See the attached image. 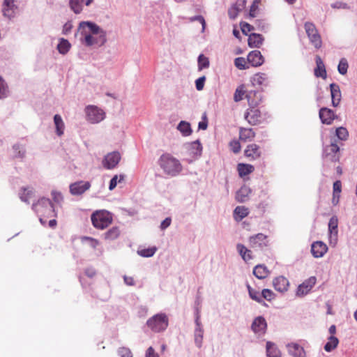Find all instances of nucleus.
<instances>
[{
	"label": "nucleus",
	"mask_w": 357,
	"mask_h": 357,
	"mask_svg": "<svg viewBox=\"0 0 357 357\" xmlns=\"http://www.w3.org/2000/svg\"><path fill=\"white\" fill-rule=\"evenodd\" d=\"M315 61L317 68L314 69V75L317 77L325 79L327 76L326 68L324 62L319 56H316Z\"/></svg>",
	"instance_id": "obj_24"
},
{
	"label": "nucleus",
	"mask_w": 357,
	"mask_h": 357,
	"mask_svg": "<svg viewBox=\"0 0 357 357\" xmlns=\"http://www.w3.org/2000/svg\"><path fill=\"white\" fill-rule=\"evenodd\" d=\"M245 98L248 100L250 109L245 113V119L251 125H257L261 123L262 117L261 112L255 107L259 104L261 100V92L250 91L247 93Z\"/></svg>",
	"instance_id": "obj_1"
},
{
	"label": "nucleus",
	"mask_w": 357,
	"mask_h": 357,
	"mask_svg": "<svg viewBox=\"0 0 357 357\" xmlns=\"http://www.w3.org/2000/svg\"><path fill=\"white\" fill-rule=\"evenodd\" d=\"M248 213V208L243 206H236L234 211V218L238 221L246 217Z\"/></svg>",
	"instance_id": "obj_33"
},
{
	"label": "nucleus",
	"mask_w": 357,
	"mask_h": 357,
	"mask_svg": "<svg viewBox=\"0 0 357 357\" xmlns=\"http://www.w3.org/2000/svg\"><path fill=\"white\" fill-rule=\"evenodd\" d=\"M236 67L240 70L248 69L249 66L246 64L245 59L243 57H237L234 60Z\"/></svg>",
	"instance_id": "obj_47"
},
{
	"label": "nucleus",
	"mask_w": 357,
	"mask_h": 357,
	"mask_svg": "<svg viewBox=\"0 0 357 357\" xmlns=\"http://www.w3.org/2000/svg\"><path fill=\"white\" fill-rule=\"evenodd\" d=\"M328 227L329 244L332 247H335L338 240V218L336 215H333L330 218Z\"/></svg>",
	"instance_id": "obj_6"
},
{
	"label": "nucleus",
	"mask_w": 357,
	"mask_h": 357,
	"mask_svg": "<svg viewBox=\"0 0 357 357\" xmlns=\"http://www.w3.org/2000/svg\"><path fill=\"white\" fill-rule=\"evenodd\" d=\"M251 329L255 334L264 335L267 329V322L262 316H258L254 319Z\"/></svg>",
	"instance_id": "obj_12"
},
{
	"label": "nucleus",
	"mask_w": 357,
	"mask_h": 357,
	"mask_svg": "<svg viewBox=\"0 0 357 357\" xmlns=\"http://www.w3.org/2000/svg\"><path fill=\"white\" fill-rule=\"evenodd\" d=\"M177 130L184 137L190 136L192 132L190 123L185 121H181L179 122L177 126Z\"/></svg>",
	"instance_id": "obj_29"
},
{
	"label": "nucleus",
	"mask_w": 357,
	"mask_h": 357,
	"mask_svg": "<svg viewBox=\"0 0 357 357\" xmlns=\"http://www.w3.org/2000/svg\"><path fill=\"white\" fill-rule=\"evenodd\" d=\"M289 354L294 357H305V351L297 343H289L287 345Z\"/></svg>",
	"instance_id": "obj_23"
},
{
	"label": "nucleus",
	"mask_w": 357,
	"mask_h": 357,
	"mask_svg": "<svg viewBox=\"0 0 357 357\" xmlns=\"http://www.w3.org/2000/svg\"><path fill=\"white\" fill-rule=\"evenodd\" d=\"M251 192L250 188L244 185L241 187L236 194V200L240 203H244L248 200V195Z\"/></svg>",
	"instance_id": "obj_26"
},
{
	"label": "nucleus",
	"mask_w": 357,
	"mask_h": 357,
	"mask_svg": "<svg viewBox=\"0 0 357 357\" xmlns=\"http://www.w3.org/2000/svg\"><path fill=\"white\" fill-rule=\"evenodd\" d=\"M267 75L265 73H257L252 77L253 84L262 85L267 80Z\"/></svg>",
	"instance_id": "obj_42"
},
{
	"label": "nucleus",
	"mask_w": 357,
	"mask_h": 357,
	"mask_svg": "<svg viewBox=\"0 0 357 357\" xmlns=\"http://www.w3.org/2000/svg\"><path fill=\"white\" fill-rule=\"evenodd\" d=\"M158 163L163 172L171 177L177 176L183 170L181 162L169 153L161 155Z\"/></svg>",
	"instance_id": "obj_2"
},
{
	"label": "nucleus",
	"mask_w": 357,
	"mask_h": 357,
	"mask_svg": "<svg viewBox=\"0 0 357 357\" xmlns=\"http://www.w3.org/2000/svg\"><path fill=\"white\" fill-rule=\"evenodd\" d=\"M319 115L321 123L326 125H331L336 117L334 112L327 107L321 108Z\"/></svg>",
	"instance_id": "obj_18"
},
{
	"label": "nucleus",
	"mask_w": 357,
	"mask_h": 357,
	"mask_svg": "<svg viewBox=\"0 0 357 357\" xmlns=\"http://www.w3.org/2000/svg\"><path fill=\"white\" fill-rule=\"evenodd\" d=\"M264 40V38L262 35L252 33L248 37V46L251 48H258L262 45Z\"/></svg>",
	"instance_id": "obj_25"
},
{
	"label": "nucleus",
	"mask_w": 357,
	"mask_h": 357,
	"mask_svg": "<svg viewBox=\"0 0 357 357\" xmlns=\"http://www.w3.org/2000/svg\"><path fill=\"white\" fill-rule=\"evenodd\" d=\"M51 194L54 202L60 204L63 202V197L60 192L52 190Z\"/></svg>",
	"instance_id": "obj_57"
},
{
	"label": "nucleus",
	"mask_w": 357,
	"mask_h": 357,
	"mask_svg": "<svg viewBox=\"0 0 357 357\" xmlns=\"http://www.w3.org/2000/svg\"><path fill=\"white\" fill-rule=\"evenodd\" d=\"M84 0H70L69 6L75 13L79 14L83 10V3Z\"/></svg>",
	"instance_id": "obj_37"
},
{
	"label": "nucleus",
	"mask_w": 357,
	"mask_h": 357,
	"mask_svg": "<svg viewBox=\"0 0 357 357\" xmlns=\"http://www.w3.org/2000/svg\"><path fill=\"white\" fill-rule=\"evenodd\" d=\"M239 13V11L238 10V9H236L235 7H234L233 6H231L229 9H228V16L231 19V20H234L236 18V17L238 16Z\"/></svg>",
	"instance_id": "obj_60"
},
{
	"label": "nucleus",
	"mask_w": 357,
	"mask_h": 357,
	"mask_svg": "<svg viewBox=\"0 0 357 357\" xmlns=\"http://www.w3.org/2000/svg\"><path fill=\"white\" fill-rule=\"evenodd\" d=\"M249 296L252 300L255 301L256 302H257L260 304H262L264 305H266V303L262 299L261 294L258 291H257L255 289H253L252 291H250Z\"/></svg>",
	"instance_id": "obj_46"
},
{
	"label": "nucleus",
	"mask_w": 357,
	"mask_h": 357,
	"mask_svg": "<svg viewBox=\"0 0 357 357\" xmlns=\"http://www.w3.org/2000/svg\"><path fill=\"white\" fill-rule=\"evenodd\" d=\"M273 285L276 291L284 292L287 291L289 281L284 276H278L273 279Z\"/></svg>",
	"instance_id": "obj_22"
},
{
	"label": "nucleus",
	"mask_w": 357,
	"mask_h": 357,
	"mask_svg": "<svg viewBox=\"0 0 357 357\" xmlns=\"http://www.w3.org/2000/svg\"><path fill=\"white\" fill-rule=\"evenodd\" d=\"M71 47V44L67 39L60 38L59 44L57 45V50L58 52L63 55L66 54Z\"/></svg>",
	"instance_id": "obj_31"
},
{
	"label": "nucleus",
	"mask_w": 357,
	"mask_h": 357,
	"mask_svg": "<svg viewBox=\"0 0 357 357\" xmlns=\"http://www.w3.org/2000/svg\"><path fill=\"white\" fill-rule=\"evenodd\" d=\"M328 251V247L324 242L317 241L311 245V252L314 257H322Z\"/></svg>",
	"instance_id": "obj_16"
},
{
	"label": "nucleus",
	"mask_w": 357,
	"mask_h": 357,
	"mask_svg": "<svg viewBox=\"0 0 357 357\" xmlns=\"http://www.w3.org/2000/svg\"><path fill=\"white\" fill-rule=\"evenodd\" d=\"M245 91L243 90V86L241 85L236 89L234 94V100L236 102L242 100Z\"/></svg>",
	"instance_id": "obj_50"
},
{
	"label": "nucleus",
	"mask_w": 357,
	"mask_h": 357,
	"mask_svg": "<svg viewBox=\"0 0 357 357\" xmlns=\"http://www.w3.org/2000/svg\"><path fill=\"white\" fill-rule=\"evenodd\" d=\"M86 113L87 121L91 123H98L105 119V112L96 106H87Z\"/></svg>",
	"instance_id": "obj_7"
},
{
	"label": "nucleus",
	"mask_w": 357,
	"mask_h": 357,
	"mask_svg": "<svg viewBox=\"0 0 357 357\" xmlns=\"http://www.w3.org/2000/svg\"><path fill=\"white\" fill-rule=\"evenodd\" d=\"M310 43L316 48L319 49L322 45V40L319 32L307 36Z\"/></svg>",
	"instance_id": "obj_40"
},
{
	"label": "nucleus",
	"mask_w": 357,
	"mask_h": 357,
	"mask_svg": "<svg viewBox=\"0 0 357 357\" xmlns=\"http://www.w3.org/2000/svg\"><path fill=\"white\" fill-rule=\"evenodd\" d=\"M229 145L234 153H238L241 151V144L238 141L233 140L230 142Z\"/></svg>",
	"instance_id": "obj_59"
},
{
	"label": "nucleus",
	"mask_w": 357,
	"mask_h": 357,
	"mask_svg": "<svg viewBox=\"0 0 357 357\" xmlns=\"http://www.w3.org/2000/svg\"><path fill=\"white\" fill-rule=\"evenodd\" d=\"M244 154L250 160H256L261 156V152L259 146L256 144H252L247 146Z\"/></svg>",
	"instance_id": "obj_21"
},
{
	"label": "nucleus",
	"mask_w": 357,
	"mask_h": 357,
	"mask_svg": "<svg viewBox=\"0 0 357 357\" xmlns=\"http://www.w3.org/2000/svg\"><path fill=\"white\" fill-rule=\"evenodd\" d=\"M195 326L194 331L195 343L197 347L200 348L202 345L204 329L202 324Z\"/></svg>",
	"instance_id": "obj_28"
},
{
	"label": "nucleus",
	"mask_w": 357,
	"mask_h": 357,
	"mask_svg": "<svg viewBox=\"0 0 357 357\" xmlns=\"http://www.w3.org/2000/svg\"><path fill=\"white\" fill-rule=\"evenodd\" d=\"M198 68L199 70H202L204 68H207L209 67L210 63L209 60L207 57L204 56L203 54H200L198 56Z\"/></svg>",
	"instance_id": "obj_43"
},
{
	"label": "nucleus",
	"mask_w": 357,
	"mask_h": 357,
	"mask_svg": "<svg viewBox=\"0 0 357 357\" xmlns=\"http://www.w3.org/2000/svg\"><path fill=\"white\" fill-rule=\"evenodd\" d=\"M82 43L87 47H91L93 45L102 46L107 42L106 32H101L100 34H97V36H93L91 34H85Z\"/></svg>",
	"instance_id": "obj_9"
},
{
	"label": "nucleus",
	"mask_w": 357,
	"mask_h": 357,
	"mask_svg": "<svg viewBox=\"0 0 357 357\" xmlns=\"http://www.w3.org/2000/svg\"><path fill=\"white\" fill-rule=\"evenodd\" d=\"M317 279L314 276L310 277L301 284L297 289L296 295L303 296L306 295L314 286Z\"/></svg>",
	"instance_id": "obj_14"
},
{
	"label": "nucleus",
	"mask_w": 357,
	"mask_h": 357,
	"mask_svg": "<svg viewBox=\"0 0 357 357\" xmlns=\"http://www.w3.org/2000/svg\"><path fill=\"white\" fill-rule=\"evenodd\" d=\"M261 296L268 301H271L275 298V294L269 289H264L261 291Z\"/></svg>",
	"instance_id": "obj_48"
},
{
	"label": "nucleus",
	"mask_w": 357,
	"mask_h": 357,
	"mask_svg": "<svg viewBox=\"0 0 357 357\" xmlns=\"http://www.w3.org/2000/svg\"><path fill=\"white\" fill-rule=\"evenodd\" d=\"M348 67L349 64L347 60L345 58H342L337 66L339 73L342 75H345L347 73Z\"/></svg>",
	"instance_id": "obj_44"
},
{
	"label": "nucleus",
	"mask_w": 357,
	"mask_h": 357,
	"mask_svg": "<svg viewBox=\"0 0 357 357\" xmlns=\"http://www.w3.org/2000/svg\"><path fill=\"white\" fill-rule=\"evenodd\" d=\"M304 28L307 36L314 34L318 32L315 25L312 22H305L304 24Z\"/></svg>",
	"instance_id": "obj_49"
},
{
	"label": "nucleus",
	"mask_w": 357,
	"mask_h": 357,
	"mask_svg": "<svg viewBox=\"0 0 357 357\" xmlns=\"http://www.w3.org/2000/svg\"><path fill=\"white\" fill-rule=\"evenodd\" d=\"M32 209L36 213H47L48 215L50 213H53L54 216H56L54 213V207L52 201L46 197H42L36 203L32 204Z\"/></svg>",
	"instance_id": "obj_5"
},
{
	"label": "nucleus",
	"mask_w": 357,
	"mask_h": 357,
	"mask_svg": "<svg viewBox=\"0 0 357 357\" xmlns=\"http://www.w3.org/2000/svg\"><path fill=\"white\" fill-rule=\"evenodd\" d=\"M91 188L89 181H78L73 183L69 186V190L72 195H82Z\"/></svg>",
	"instance_id": "obj_11"
},
{
	"label": "nucleus",
	"mask_w": 357,
	"mask_h": 357,
	"mask_svg": "<svg viewBox=\"0 0 357 357\" xmlns=\"http://www.w3.org/2000/svg\"><path fill=\"white\" fill-rule=\"evenodd\" d=\"M255 133L252 129H245L244 132L241 133V138H253L255 137Z\"/></svg>",
	"instance_id": "obj_61"
},
{
	"label": "nucleus",
	"mask_w": 357,
	"mask_h": 357,
	"mask_svg": "<svg viewBox=\"0 0 357 357\" xmlns=\"http://www.w3.org/2000/svg\"><path fill=\"white\" fill-rule=\"evenodd\" d=\"M206 81V77L202 76L195 81V86L197 91H202L204 86V82Z\"/></svg>",
	"instance_id": "obj_58"
},
{
	"label": "nucleus",
	"mask_w": 357,
	"mask_h": 357,
	"mask_svg": "<svg viewBox=\"0 0 357 357\" xmlns=\"http://www.w3.org/2000/svg\"><path fill=\"white\" fill-rule=\"evenodd\" d=\"M246 5V0H237L236 3L232 4L234 7H235L239 12L243 10Z\"/></svg>",
	"instance_id": "obj_64"
},
{
	"label": "nucleus",
	"mask_w": 357,
	"mask_h": 357,
	"mask_svg": "<svg viewBox=\"0 0 357 357\" xmlns=\"http://www.w3.org/2000/svg\"><path fill=\"white\" fill-rule=\"evenodd\" d=\"M266 354L268 357H281V353L277 346L271 342H266Z\"/></svg>",
	"instance_id": "obj_30"
},
{
	"label": "nucleus",
	"mask_w": 357,
	"mask_h": 357,
	"mask_svg": "<svg viewBox=\"0 0 357 357\" xmlns=\"http://www.w3.org/2000/svg\"><path fill=\"white\" fill-rule=\"evenodd\" d=\"M118 354L121 357H132L131 351L127 347L119 348L118 350Z\"/></svg>",
	"instance_id": "obj_55"
},
{
	"label": "nucleus",
	"mask_w": 357,
	"mask_h": 357,
	"mask_svg": "<svg viewBox=\"0 0 357 357\" xmlns=\"http://www.w3.org/2000/svg\"><path fill=\"white\" fill-rule=\"evenodd\" d=\"M91 222L94 227L103 229L112 222V215L107 211H97L91 216Z\"/></svg>",
	"instance_id": "obj_4"
},
{
	"label": "nucleus",
	"mask_w": 357,
	"mask_h": 357,
	"mask_svg": "<svg viewBox=\"0 0 357 357\" xmlns=\"http://www.w3.org/2000/svg\"><path fill=\"white\" fill-rule=\"evenodd\" d=\"M54 122L56 127V132L58 136H61L63 134L64 123L61 116L59 114H55L54 116Z\"/></svg>",
	"instance_id": "obj_35"
},
{
	"label": "nucleus",
	"mask_w": 357,
	"mask_h": 357,
	"mask_svg": "<svg viewBox=\"0 0 357 357\" xmlns=\"http://www.w3.org/2000/svg\"><path fill=\"white\" fill-rule=\"evenodd\" d=\"M32 195L31 191L29 190L26 192V189H24V192L20 195V199L22 202H26L27 204L29 203V198L31 197V195Z\"/></svg>",
	"instance_id": "obj_63"
},
{
	"label": "nucleus",
	"mask_w": 357,
	"mask_h": 357,
	"mask_svg": "<svg viewBox=\"0 0 357 357\" xmlns=\"http://www.w3.org/2000/svg\"><path fill=\"white\" fill-rule=\"evenodd\" d=\"M121 160V155L118 151L107 153L103 160L102 165L107 169H112L116 167Z\"/></svg>",
	"instance_id": "obj_10"
},
{
	"label": "nucleus",
	"mask_w": 357,
	"mask_h": 357,
	"mask_svg": "<svg viewBox=\"0 0 357 357\" xmlns=\"http://www.w3.org/2000/svg\"><path fill=\"white\" fill-rule=\"evenodd\" d=\"M253 274L258 279L262 280L268 275L269 271L266 266L263 264H258L255 266L253 269Z\"/></svg>",
	"instance_id": "obj_27"
},
{
	"label": "nucleus",
	"mask_w": 357,
	"mask_h": 357,
	"mask_svg": "<svg viewBox=\"0 0 357 357\" xmlns=\"http://www.w3.org/2000/svg\"><path fill=\"white\" fill-rule=\"evenodd\" d=\"M157 250L155 247L138 250L137 254L142 257H151L154 255Z\"/></svg>",
	"instance_id": "obj_41"
},
{
	"label": "nucleus",
	"mask_w": 357,
	"mask_h": 357,
	"mask_svg": "<svg viewBox=\"0 0 357 357\" xmlns=\"http://www.w3.org/2000/svg\"><path fill=\"white\" fill-rule=\"evenodd\" d=\"M247 61L253 67L261 66L264 62V58L259 50L251 51L247 56Z\"/></svg>",
	"instance_id": "obj_17"
},
{
	"label": "nucleus",
	"mask_w": 357,
	"mask_h": 357,
	"mask_svg": "<svg viewBox=\"0 0 357 357\" xmlns=\"http://www.w3.org/2000/svg\"><path fill=\"white\" fill-rule=\"evenodd\" d=\"M236 249L238 254L241 256L245 261H248L252 258L251 256V251L243 244L238 243L236 245Z\"/></svg>",
	"instance_id": "obj_32"
},
{
	"label": "nucleus",
	"mask_w": 357,
	"mask_h": 357,
	"mask_svg": "<svg viewBox=\"0 0 357 357\" xmlns=\"http://www.w3.org/2000/svg\"><path fill=\"white\" fill-rule=\"evenodd\" d=\"M14 151L13 157L16 158H24L26 154V149L24 146L20 144H15L13 146Z\"/></svg>",
	"instance_id": "obj_38"
},
{
	"label": "nucleus",
	"mask_w": 357,
	"mask_h": 357,
	"mask_svg": "<svg viewBox=\"0 0 357 357\" xmlns=\"http://www.w3.org/2000/svg\"><path fill=\"white\" fill-rule=\"evenodd\" d=\"M17 8V6L14 3V0H3L2 9L3 15L11 19L15 17L14 10Z\"/></svg>",
	"instance_id": "obj_20"
},
{
	"label": "nucleus",
	"mask_w": 357,
	"mask_h": 357,
	"mask_svg": "<svg viewBox=\"0 0 357 357\" xmlns=\"http://www.w3.org/2000/svg\"><path fill=\"white\" fill-rule=\"evenodd\" d=\"M249 243L251 248L259 249L267 246V236L262 233H259L252 236L249 238Z\"/></svg>",
	"instance_id": "obj_13"
},
{
	"label": "nucleus",
	"mask_w": 357,
	"mask_h": 357,
	"mask_svg": "<svg viewBox=\"0 0 357 357\" xmlns=\"http://www.w3.org/2000/svg\"><path fill=\"white\" fill-rule=\"evenodd\" d=\"M255 168L252 165L239 163L238 165V172L240 176L248 175L254 171Z\"/></svg>",
	"instance_id": "obj_34"
},
{
	"label": "nucleus",
	"mask_w": 357,
	"mask_h": 357,
	"mask_svg": "<svg viewBox=\"0 0 357 357\" xmlns=\"http://www.w3.org/2000/svg\"><path fill=\"white\" fill-rule=\"evenodd\" d=\"M330 89L332 99V105L336 107L339 105L342 98L340 86L336 83H332L330 84Z\"/></svg>",
	"instance_id": "obj_19"
},
{
	"label": "nucleus",
	"mask_w": 357,
	"mask_h": 357,
	"mask_svg": "<svg viewBox=\"0 0 357 357\" xmlns=\"http://www.w3.org/2000/svg\"><path fill=\"white\" fill-rule=\"evenodd\" d=\"M186 149L188 150L190 155L197 159L202 155V145L199 139H197L192 142L188 143L185 145Z\"/></svg>",
	"instance_id": "obj_15"
},
{
	"label": "nucleus",
	"mask_w": 357,
	"mask_h": 357,
	"mask_svg": "<svg viewBox=\"0 0 357 357\" xmlns=\"http://www.w3.org/2000/svg\"><path fill=\"white\" fill-rule=\"evenodd\" d=\"M240 26L242 33L245 36H248L250 31L255 29V27L252 25L245 22H241L240 23Z\"/></svg>",
	"instance_id": "obj_53"
},
{
	"label": "nucleus",
	"mask_w": 357,
	"mask_h": 357,
	"mask_svg": "<svg viewBox=\"0 0 357 357\" xmlns=\"http://www.w3.org/2000/svg\"><path fill=\"white\" fill-rule=\"evenodd\" d=\"M86 28H88L89 31L93 35L100 34L101 32H106L105 31L102 29L98 24L93 22L89 21L81 22L79 24L77 31L80 32L82 36H84L85 34H88L86 31Z\"/></svg>",
	"instance_id": "obj_8"
},
{
	"label": "nucleus",
	"mask_w": 357,
	"mask_h": 357,
	"mask_svg": "<svg viewBox=\"0 0 357 357\" xmlns=\"http://www.w3.org/2000/svg\"><path fill=\"white\" fill-rule=\"evenodd\" d=\"M8 88L5 80L0 76V98H5L8 96Z\"/></svg>",
	"instance_id": "obj_45"
},
{
	"label": "nucleus",
	"mask_w": 357,
	"mask_h": 357,
	"mask_svg": "<svg viewBox=\"0 0 357 357\" xmlns=\"http://www.w3.org/2000/svg\"><path fill=\"white\" fill-rule=\"evenodd\" d=\"M146 325L154 333H161L167 329L169 319L165 313H158L146 321Z\"/></svg>",
	"instance_id": "obj_3"
},
{
	"label": "nucleus",
	"mask_w": 357,
	"mask_h": 357,
	"mask_svg": "<svg viewBox=\"0 0 357 357\" xmlns=\"http://www.w3.org/2000/svg\"><path fill=\"white\" fill-rule=\"evenodd\" d=\"M338 343V339L333 335H331L328 337V342H326V344L324 345L325 351H326L327 352H331L337 347Z\"/></svg>",
	"instance_id": "obj_39"
},
{
	"label": "nucleus",
	"mask_w": 357,
	"mask_h": 357,
	"mask_svg": "<svg viewBox=\"0 0 357 357\" xmlns=\"http://www.w3.org/2000/svg\"><path fill=\"white\" fill-rule=\"evenodd\" d=\"M340 150L339 146L335 143H331L330 146H327L324 152L326 153V155H330L331 154H335L337 153Z\"/></svg>",
	"instance_id": "obj_52"
},
{
	"label": "nucleus",
	"mask_w": 357,
	"mask_h": 357,
	"mask_svg": "<svg viewBox=\"0 0 357 357\" xmlns=\"http://www.w3.org/2000/svg\"><path fill=\"white\" fill-rule=\"evenodd\" d=\"M260 2V0H254L252 2L249 12V16L250 17H255L256 16V10L258 9V3Z\"/></svg>",
	"instance_id": "obj_56"
},
{
	"label": "nucleus",
	"mask_w": 357,
	"mask_h": 357,
	"mask_svg": "<svg viewBox=\"0 0 357 357\" xmlns=\"http://www.w3.org/2000/svg\"><path fill=\"white\" fill-rule=\"evenodd\" d=\"M119 235V228L118 227H113L104 234V237L105 240L113 241L117 238Z\"/></svg>",
	"instance_id": "obj_36"
},
{
	"label": "nucleus",
	"mask_w": 357,
	"mask_h": 357,
	"mask_svg": "<svg viewBox=\"0 0 357 357\" xmlns=\"http://www.w3.org/2000/svg\"><path fill=\"white\" fill-rule=\"evenodd\" d=\"M73 24L71 21H68L64 24L63 26V30L62 33L64 35H68L70 33L72 29H73Z\"/></svg>",
	"instance_id": "obj_62"
},
{
	"label": "nucleus",
	"mask_w": 357,
	"mask_h": 357,
	"mask_svg": "<svg viewBox=\"0 0 357 357\" xmlns=\"http://www.w3.org/2000/svg\"><path fill=\"white\" fill-rule=\"evenodd\" d=\"M255 24L260 31H266L268 29V24L265 20H257Z\"/></svg>",
	"instance_id": "obj_54"
},
{
	"label": "nucleus",
	"mask_w": 357,
	"mask_h": 357,
	"mask_svg": "<svg viewBox=\"0 0 357 357\" xmlns=\"http://www.w3.org/2000/svg\"><path fill=\"white\" fill-rule=\"evenodd\" d=\"M349 133L347 130L344 127H339L336 129V136L341 140H346Z\"/></svg>",
	"instance_id": "obj_51"
}]
</instances>
